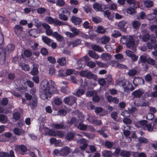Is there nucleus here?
Here are the masks:
<instances>
[{
	"label": "nucleus",
	"instance_id": "nucleus-8",
	"mask_svg": "<svg viewBox=\"0 0 157 157\" xmlns=\"http://www.w3.org/2000/svg\"><path fill=\"white\" fill-rule=\"evenodd\" d=\"M70 149L67 146L64 147L60 149V156L66 157L70 153Z\"/></svg>",
	"mask_w": 157,
	"mask_h": 157
},
{
	"label": "nucleus",
	"instance_id": "nucleus-7",
	"mask_svg": "<svg viewBox=\"0 0 157 157\" xmlns=\"http://www.w3.org/2000/svg\"><path fill=\"white\" fill-rule=\"evenodd\" d=\"M149 110L151 113H148L146 117L148 120H151L153 119L154 117V114L156 112L157 110L155 108L151 106L149 107Z\"/></svg>",
	"mask_w": 157,
	"mask_h": 157
},
{
	"label": "nucleus",
	"instance_id": "nucleus-49",
	"mask_svg": "<svg viewBox=\"0 0 157 157\" xmlns=\"http://www.w3.org/2000/svg\"><path fill=\"white\" fill-rule=\"evenodd\" d=\"M90 122L91 123L96 125H100L102 124V122L100 120H97L94 119H92Z\"/></svg>",
	"mask_w": 157,
	"mask_h": 157
},
{
	"label": "nucleus",
	"instance_id": "nucleus-46",
	"mask_svg": "<svg viewBox=\"0 0 157 157\" xmlns=\"http://www.w3.org/2000/svg\"><path fill=\"white\" fill-rule=\"evenodd\" d=\"M7 122V117L4 114H0V122L5 124Z\"/></svg>",
	"mask_w": 157,
	"mask_h": 157
},
{
	"label": "nucleus",
	"instance_id": "nucleus-16",
	"mask_svg": "<svg viewBox=\"0 0 157 157\" xmlns=\"http://www.w3.org/2000/svg\"><path fill=\"white\" fill-rule=\"evenodd\" d=\"M93 8L97 10H103L107 8V6L101 3H96L93 5Z\"/></svg>",
	"mask_w": 157,
	"mask_h": 157
},
{
	"label": "nucleus",
	"instance_id": "nucleus-38",
	"mask_svg": "<svg viewBox=\"0 0 157 157\" xmlns=\"http://www.w3.org/2000/svg\"><path fill=\"white\" fill-rule=\"evenodd\" d=\"M129 36H123L121 38L120 40L121 44H126L128 39Z\"/></svg>",
	"mask_w": 157,
	"mask_h": 157
},
{
	"label": "nucleus",
	"instance_id": "nucleus-47",
	"mask_svg": "<svg viewBox=\"0 0 157 157\" xmlns=\"http://www.w3.org/2000/svg\"><path fill=\"white\" fill-rule=\"evenodd\" d=\"M9 21L6 17L2 16H0V23L4 25L8 24Z\"/></svg>",
	"mask_w": 157,
	"mask_h": 157
},
{
	"label": "nucleus",
	"instance_id": "nucleus-30",
	"mask_svg": "<svg viewBox=\"0 0 157 157\" xmlns=\"http://www.w3.org/2000/svg\"><path fill=\"white\" fill-rule=\"evenodd\" d=\"M52 36L59 42L62 41L63 39V36L56 32H54L52 34Z\"/></svg>",
	"mask_w": 157,
	"mask_h": 157
},
{
	"label": "nucleus",
	"instance_id": "nucleus-44",
	"mask_svg": "<svg viewBox=\"0 0 157 157\" xmlns=\"http://www.w3.org/2000/svg\"><path fill=\"white\" fill-rule=\"evenodd\" d=\"M77 120L74 117L71 118L70 121L68 122V124L70 125L74 124L75 125L77 124Z\"/></svg>",
	"mask_w": 157,
	"mask_h": 157
},
{
	"label": "nucleus",
	"instance_id": "nucleus-18",
	"mask_svg": "<svg viewBox=\"0 0 157 157\" xmlns=\"http://www.w3.org/2000/svg\"><path fill=\"white\" fill-rule=\"evenodd\" d=\"M127 23L126 21H122L119 22L117 25L118 28L122 31L124 32L126 31V28H125Z\"/></svg>",
	"mask_w": 157,
	"mask_h": 157
},
{
	"label": "nucleus",
	"instance_id": "nucleus-42",
	"mask_svg": "<svg viewBox=\"0 0 157 157\" xmlns=\"http://www.w3.org/2000/svg\"><path fill=\"white\" fill-rule=\"evenodd\" d=\"M70 30L73 32V33L76 36L81 33V31L75 27H70Z\"/></svg>",
	"mask_w": 157,
	"mask_h": 157
},
{
	"label": "nucleus",
	"instance_id": "nucleus-59",
	"mask_svg": "<svg viewBox=\"0 0 157 157\" xmlns=\"http://www.w3.org/2000/svg\"><path fill=\"white\" fill-rule=\"evenodd\" d=\"M150 39V36L148 33H146L142 37V40L144 42L148 41Z\"/></svg>",
	"mask_w": 157,
	"mask_h": 157
},
{
	"label": "nucleus",
	"instance_id": "nucleus-37",
	"mask_svg": "<svg viewBox=\"0 0 157 157\" xmlns=\"http://www.w3.org/2000/svg\"><path fill=\"white\" fill-rule=\"evenodd\" d=\"M106 31V29H104L103 26L101 25L98 26L96 32L101 34H104Z\"/></svg>",
	"mask_w": 157,
	"mask_h": 157
},
{
	"label": "nucleus",
	"instance_id": "nucleus-28",
	"mask_svg": "<svg viewBox=\"0 0 157 157\" xmlns=\"http://www.w3.org/2000/svg\"><path fill=\"white\" fill-rule=\"evenodd\" d=\"M101 154L103 157H112L113 155L112 152L107 150H104Z\"/></svg>",
	"mask_w": 157,
	"mask_h": 157
},
{
	"label": "nucleus",
	"instance_id": "nucleus-53",
	"mask_svg": "<svg viewBox=\"0 0 157 157\" xmlns=\"http://www.w3.org/2000/svg\"><path fill=\"white\" fill-rule=\"evenodd\" d=\"M92 20L95 23H98L102 21V19L98 17H92Z\"/></svg>",
	"mask_w": 157,
	"mask_h": 157
},
{
	"label": "nucleus",
	"instance_id": "nucleus-34",
	"mask_svg": "<svg viewBox=\"0 0 157 157\" xmlns=\"http://www.w3.org/2000/svg\"><path fill=\"white\" fill-rule=\"evenodd\" d=\"M89 55L90 57L95 59H98L99 57L98 54L92 51H89Z\"/></svg>",
	"mask_w": 157,
	"mask_h": 157
},
{
	"label": "nucleus",
	"instance_id": "nucleus-52",
	"mask_svg": "<svg viewBox=\"0 0 157 157\" xmlns=\"http://www.w3.org/2000/svg\"><path fill=\"white\" fill-rule=\"evenodd\" d=\"M146 17V15L145 12L143 11L139 13V14L137 16L138 19L140 20L143 19Z\"/></svg>",
	"mask_w": 157,
	"mask_h": 157
},
{
	"label": "nucleus",
	"instance_id": "nucleus-35",
	"mask_svg": "<svg viewBox=\"0 0 157 157\" xmlns=\"http://www.w3.org/2000/svg\"><path fill=\"white\" fill-rule=\"evenodd\" d=\"M87 63L83 60H82L81 59L79 60L78 65V68H84L86 65Z\"/></svg>",
	"mask_w": 157,
	"mask_h": 157
},
{
	"label": "nucleus",
	"instance_id": "nucleus-61",
	"mask_svg": "<svg viewBox=\"0 0 157 157\" xmlns=\"http://www.w3.org/2000/svg\"><path fill=\"white\" fill-rule=\"evenodd\" d=\"M53 23L56 25L58 26H61L63 25V22L59 21L56 18L54 19Z\"/></svg>",
	"mask_w": 157,
	"mask_h": 157
},
{
	"label": "nucleus",
	"instance_id": "nucleus-31",
	"mask_svg": "<svg viewBox=\"0 0 157 157\" xmlns=\"http://www.w3.org/2000/svg\"><path fill=\"white\" fill-rule=\"evenodd\" d=\"M42 40L45 44L48 46H50L51 42L53 41L51 39L48 38L47 36H43Z\"/></svg>",
	"mask_w": 157,
	"mask_h": 157
},
{
	"label": "nucleus",
	"instance_id": "nucleus-5",
	"mask_svg": "<svg viewBox=\"0 0 157 157\" xmlns=\"http://www.w3.org/2000/svg\"><path fill=\"white\" fill-rule=\"evenodd\" d=\"M147 120H144L135 121L134 124L135 126L138 128H141L144 130H145V126L147 123Z\"/></svg>",
	"mask_w": 157,
	"mask_h": 157
},
{
	"label": "nucleus",
	"instance_id": "nucleus-40",
	"mask_svg": "<svg viewBox=\"0 0 157 157\" xmlns=\"http://www.w3.org/2000/svg\"><path fill=\"white\" fill-rule=\"evenodd\" d=\"M101 57L103 59L105 60H109L111 57L110 55L107 53H102L101 56Z\"/></svg>",
	"mask_w": 157,
	"mask_h": 157
},
{
	"label": "nucleus",
	"instance_id": "nucleus-29",
	"mask_svg": "<svg viewBox=\"0 0 157 157\" xmlns=\"http://www.w3.org/2000/svg\"><path fill=\"white\" fill-rule=\"evenodd\" d=\"M57 63L60 66H65L66 64V58L62 57L58 59L57 60Z\"/></svg>",
	"mask_w": 157,
	"mask_h": 157
},
{
	"label": "nucleus",
	"instance_id": "nucleus-64",
	"mask_svg": "<svg viewBox=\"0 0 157 157\" xmlns=\"http://www.w3.org/2000/svg\"><path fill=\"white\" fill-rule=\"evenodd\" d=\"M86 65L90 68H93L95 67L96 65L94 62L90 61L87 63Z\"/></svg>",
	"mask_w": 157,
	"mask_h": 157
},
{
	"label": "nucleus",
	"instance_id": "nucleus-1",
	"mask_svg": "<svg viewBox=\"0 0 157 157\" xmlns=\"http://www.w3.org/2000/svg\"><path fill=\"white\" fill-rule=\"evenodd\" d=\"M56 86L55 82L52 80L47 81L46 84L43 85L41 95L44 96V99L49 100L55 93L56 90Z\"/></svg>",
	"mask_w": 157,
	"mask_h": 157
},
{
	"label": "nucleus",
	"instance_id": "nucleus-55",
	"mask_svg": "<svg viewBox=\"0 0 157 157\" xmlns=\"http://www.w3.org/2000/svg\"><path fill=\"white\" fill-rule=\"evenodd\" d=\"M145 127V130L147 128V130L149 132H151L153 130V128L151 123H147Z\"/></svg>",
	"mask_w": 157,
	"mask_h": 157
},
{
	"label": "nucleus",
	"instance_id": "nucleus-6",
	"mask_svg": "<svg viewBox=\"0 0 157 157\" xmlns=\"http://www.w3.org/2000/svg\"><path fill=\"white\" fill-rule=\"evenodd\" d=\"M135 42L133 36H129L126 45L128 48H132L135 45Z\"/></svg>",
	"mask_w": 157,
	"mask_h": 157
},
{
	"label": "nucleus",
	"instance_id": "nucleus-11",
	"mask_svg": "<svg viewBox=\"0 0 157 157\" xmlns=\"http://www.w3.org/2000/svg\"><path fill=\"white\" fill-rule=\"evenodd\" d=\"M0 157H15L14 152L13 150H11L10 153L8 152H0Z\"/></svg>",
	"mask_w": 157,
	"mask_h": 157
},
{
	"label": "nucleus",
	"instance_id": "nucleus-23",
	"mask_svg": "<svg viewBox=\"0 0 157 157\" xmlns=\"http://www.w3.org/2000/svg\"><path fill=\"white\" fill-rule=\"evenodd\" d=\"M114 145V143L113 142H111L109 141H106L104 143L105 146L107 148L110 150L112 149H114L115 147H113V146Z\"/></svg>",
	"mask_w": 157,
	"mask_h": 157
},
{
	"label": "nucleus",
	"instance_id": "nucleus-45",
	"mask_svg": "<svg viewBox=\"0 0 157 157\" xmlns=\"http://www.w3.org/2000/svg\"><path fill=\"white\" fill-rule=\"evenodd\" d=\"M71 43L73 45V47H74L80 45L81 43V40L80 39H77Z\"/></svg>",
	"mask_w": 157,
	"mask_h": 157
},
{
	"label": "nucleus",
	"instance_id": "nucleus-12",
	"mask_svg": "<svg viewBox=\"0 0 157 157\" xmlns=\"http://www.w3.org/2000/svg\"><path fill=\"white\" fill-rule=\"evenodd\" d=\"M40 3L38 0H29L28 1V5L32 7H38Z\"/></svg>",
	"mask_w": 157,
	"mask_h": 157
},
{
	"label": "nucleus",
	"instance_id": "nucleus-48",
	"mask_svg": "<svg viewBox=\"0 0 157 157\" xmlns=\"http://www.w3.org/2000/svg\"><path fill=\"white\" fill-rule=\"evenodd\" d=\"M75 135L73 132H68L66 135V139L69 140L73 139Z\"/></svg>",
	"mask_w": 157,
	"mask_h": 157
},
{
	"label": "nucleus",
	"instance_id": "nucleus-9",
	"mask_svg": "<svg viewBox=\"0 0 157 157\" xmlns=\"http://www.w3.org/2000/svg\"><path fill=\"white\" fill-rule=\"evenodd\" d=\"M144 90L138 89L133 92L132 94L134 98H139L144 94Z\"/></svg>",
	"mask_w": 157,
	"mask_h": 157
},
{
	"label": "nucleus",
	"instance_id": "nucleus-26",
	"mask_svg": "<svg viewBox=\"0 0 157 157\" xmlns=\"http://www.w3.org/2000/svg\"><path fill=\"white\" fill-rule=\"evenodd\" d=\"M13 132L15 135L20 136L24 134L25 131L22 129H21L17 128H15L14 129Z\"/></svg>",
	"mask_w": 157,
	"mask_h": 157
},
{
	"label": "nucleus",
	"instance_id": "nucleus-33",
	"mask_svg": "<svg viewBox=\"0 0 157 157\" xmlns=\"http://www.w3.org/2000/svg\"><path fill=\"white\" fill-rule=\"evenodd\" d=\"M85 90L82 89H78L74 95L78 97H80L85 93Z\"/></svg>",
	"mask_w": 157,
	"mask_h": 157
},
{
	"label": "nucleus",
	"instance_id": "nucleus-36",
	"mask_svg": "<svg viewBox=\"0 0 157 157\" xmlns=\"http://www.w3.org/2000/svg\"><path fill=\"white\" fill-rule=\"evenodd\" d=\"M144 3L145 6L147 8H150L152 6L153 3L152 1L148 0L143 1Z\"/></svg>",
	"mask_w": 157,
	"mask_h": 157
},
{
	"label": "nucleus",
	"instance_id": "nucleus-14",
	"mask_svg": "<svg viewBox=\"0 0 157 157\" xmlns=\"http://www.w3.org/2000/svg\"><path fill=\"white\" fill-rule=\"evenodd\" d=\"M134 85L136 86L140 85H143L144 84V79L141 77H137L135 78L133 82Z\"/></svg>",
	"mask_w": 157,
	"mask_h": 157
},
{
	"label": "nucleus",
	"instance_id": "nucleus-51",
	"mask_svg": "<svg viewBox=\"0 0 157 157\" xmlns=\"http://www.w3.org/2000/svg\"><path fill=\"white\" fill-rule=\"evenodd\" d=\"M27 89V88L22 85L18 87L17 88V91L22 93L25 92Z\"/></svg>",
	"mask_w": 157,
	"mask_h": 157
},
{
	"label": "nucleus",
	"instance_id": "nucleus-4",
	"mask_svg": "<svg viewBox=\"0 0 157 157\" xmlns=\"http://www.w3.org/2000/svg\"><path fill=\"white\" fill-rule=\"evenodd\" d=\"M28 148L24 144H21L17 146L15 148L16 150L20 155H24L27 151Z\"/></svg>",
	"mask_w": 157,
	"mask_h": 157
},
{
	"label": "nucleus",
	"instance_id": "nucleus-63",
	"mask_svg": "<svg viewBox=\"0 0 157 157\" xmlns=\"http://www.w3.org/2000/svg\"><path fill=\"white\" fill-rule=\"evenodd\" d=\"M40 53L43 55L45 56L48 54V52L46 48L43 47L41 49Z\"/></svg>",
	"mask_w": 157,
	"mask_h": 157
},
{
	"label": "nucleus",
	"instance_id": "nucleus-57",
	"mask_svg": "<svg viewBox=\"0 0 157 157\" xmlns=\"http://www.w3.org/2000/svg\"><path fill=\"white\" fill-rule=\"evenodd\" d=\"M56 136L59 138H62L64 136V133L62 131L57 130L56 132Z\"/></svg>",
	"mask_w": 157,
	"mask_h": 157
},
{
	"label": "nucleus",
	"instance_id": "nucleus-43",
	"mask_svg": "<svg viewBox=\"0 0 157 157\" xmlns=\"http://www.w3.org/2000/svg\"><path fill=\"white\" fill-rule=\"evenodd\" d=\"M138 141L140 144H146L148 142V140L144 137H139Z\"/></svg>",
	"mask_w": 157,
	"mask_h": 157
},
{
	"label": "nucleus",
	"instance_id": "nucleus-3",
	"mask_svg": "<svg viewBox=\"0 0 157 157\" xmlns=\"http://www.w3.org/2000/svg\"><path fill=\"white\" fill-rule=\"evenodd\" d=\"M151 43L148 42L147 44V46L148 49H151L154 48L155 51L152 52L154 56H157V44H155L156 40L155 37H151L150 39Z\"/></svg>",
	"mask_w": 157,
	"mask_h": 157
},
{
	"label": "nucleus",
	"instance_id": "nucleus-22",
	"mask_svg": "<svg viewBox=\"0 0 157 157\" xmlns=\"http://www.w3.org/2000/svg\"><path fill=\"white\" fill-rule=\"evenodd\" d=\"M91 47L92 49L95 51L101 52L104 51L103 48L95 44H92Z\"/></svg>",
	"mask_w": 157,
	"mask_h": 157
},
{
	"label": "nucleus",
	"instance_id": "nucleus-60",
	"mask_svg": "<svg viewBox=\"0 0 157 157\" xmlns=\"http://www.w3.org/2000/svg\"><path fill=\"white\" fill-rule=\"evenodd\" d=\"M15 48V45L12 44H10L7 46V50L8 52H12L14 50Z\"/></svg>",
	"mask_w": 157,
	"mask_h": 157
},
{
	"label": "nucleus",
	"instance_id": "nucleus-50",
	"mask_svg": "<svg viewBox=\"0 0 157 157\" xmlns=\"http://www.w3.org/2000/svg\"><path fill=\"white\" fill-rule=\"evenodd\" d=\"M113 33L112 34V36L115 38H117L121 36V33L118 31L114 30Z\"/></svg>",
	"mask_w": 157,
	"mask_h": 157
},
{
	"label": "nucleus",
	"instance_id": "nucleus-62",
	"mask_svg": "<svg viewBox=\"0 0 157 157\" xmlns=\"http://www.w3.org/2000/svg\"><path fill=\"white\" fill-rule=\"evenodd\" d=\"M54 102L56 105H59L62 103V100L59 98H56L54 100Z\"/></svg>",
	"mask_w": 157,
	"mask_h": 157
},
{
	"label": "nucleus",
	"instance_id": "nucleus-54",
	"mask_svg": "<svg viewBox=\"0 0 157 157\" xmlns=\"http://www.w3.org/2000/svg\"><path fill=\"white\" fill-rule=\"evenodd\" d=\"M78 128L81 130H86L87 128V126L84 124L80 123L78 126Z\"/></svg>",
	"mask_w": 157,
	"mask_h": 157
},
{
	"label": "nucleus",
	"instance_id": "nucleus-41",
	"mask_svg": "<svg viewBox=\"0 0 157 157\" xmlns=\"http://www.w3.org/2000/svg\"><path fill=\"white\" fill-rule=\"evenodd\" d=\"M13 117L15 121H17L20 118L21 113L19 112H16L13 113Z\"/></svg>",
	"mask_w": 157,
	"mask_h": 157
},
{
	"label": "nucleus",
	"instance_id": "nucleus-27",
	"mask_svg": "<svg viewBox=\"0 0 157 157\" xmlns=\"http://www.w3.org/2000/svg\"><path fill=\"white\" fill-rule=\"evenodd\" d=\"M133 28L136 30H138L140 26V23L137 21H134L132 23Z\"/></svg>",
	"mask_w": 157,
	"mask_h": 157
},
{
	"label": "nucleus",
	"instance_id": "nucleus-56",
	"mask_svg": "<svg viewBox=\"0 0 157 157\" xmlns=\"http://www.w3.org/2000/svg\"><path fill=\"white\" fill-rule=\"evenodd\" d=\"M137 72V71L135 69L130 70L128 72V75L130 76H133L136 74Z\"/></svg>",
	"mask_w": 157,
	"mask_h": 157
},
{
	"label": "nucleus",
	"instance_id": "nucleus-24",
	"mask_svg": "<svg viewBox=\"0 0 157 157\" xmlns=\"http://www.w3.org/2000/svg\"><path fill=\"white\" fill-rule=\"evenodd\" d=\"M86 77L89 79H92L97 81L98 79L97 76L92 73L91 71L88 72L86 74Z\"/></svg>",
	"mask_w": 157,
	"mask_h": 157
},
{
	"label": "nucleus",
	"instance_id": "nucleus-20",
	"mask_svg": "<svg viewBox=\"0 0 157 157\" xmlns=\"http://www.w3.org/2000/svg\"><path fill=\"white\" fill-rule=\"evenodd\" d=\"M71 21L75 25H79L82 21V19L78 17L73 16L71 18Z\"/></svg>",
	"mask_w": 157,
	"mask_h": 157
},
{
	"label": "nucleus",
	"instance_id": "nucleus-58",
	"mask_svg": "<svg viewBox=\"0 0 157 157\" xmlns=\"http://www.w3.org/2000/svg\"><path fill=\"white\" fill-rule=\"evenodd\" d=\"M121 115H122L124 118H127L130 116V113L127 110H124L121 113Z\"/></svg>",
	"mask_w": 157,
	"mask_h": 157
},
{
	"label": "nucleus",
	"instance_id": "nucleus-39",
	"mask_svg": "<svg viewBox=\"0 0 157 157\" xmlns=\"http://www.w3.org/2000/svg\"><path fill=\"white\" fill-rule=\"evenodd\" d=\"M147 58L146 56L144 55H142L140 56L138 60V63H145L147 62Z\"/></svg>",
	"mask_w": 157,
	"mask_h": 157
},
{
	"label": "nucleus",
	"instance_id": "nucleus-15",
	"mask_svg": "<svg viewBox=\"0 0 157 157\" xmlns=\"http://www.w3.org/2000/svg\"><path fill=\"white\" fill-rule=\"evenodd\" d=\"M37 99L35 97H33L32 101L29 102V105L31 108L34 109L36 107L37 104Z\"/></svg>",
	"mask_w": 157,
	"mask_h": 157
},
{
	"label": "nucleus",
	"instance_id": "nucleus-19",
	"mask_svg": "<svg viewBox=\"0 0 157 157\" xmlns=\"http://www.w3.org/2000/svg\"><path fill=\"white\" fill-rule=\"evenodd\" d=\"M23 28L20 25H16L13 28L14 33L18 36L23 31Z\"/></svg>",
	"mask_w": 157,
	"mask_h": 157
},
{
	"label": "nucleus",
	"instance_id": "nucleus-17",
	"mask_svg": "<svg viewBox=\"0 0 157 157\" xmlns=\"http://www.w3.org/2000/svg\"><path fill=\"white\" fill-rule=\"evenodd\" d=\"M96 11H101L103 12V14L104 17L107 18L109 19L112 20H113L114 16L113 14L111 13L109 11V10H96Z\"/></svg>",
	"mask_w": 157,
	"mask_h": 157
},
{
	"label": "nucleus",
	"instance_id": "nucleus-13",
	"mask_svg": "<svg viewBox=\"0 0 157 157\" xmlns=\"http://www.w3.org/2000/svg\"><path fill=\"white\" fill-rule=\"evenodd\" d=\"M6 52L3 51L0 48V64H3L4 63L6 59Z\"/></svg>",
	"mask_w": 157,
	"mask_h": 157
},
{
	"label": "nucleus",
	"instance_id": "nucleus-25",
	"mask_svg": "<svg viewBox=\"0 0 157 157\" xmlns=\"http://www.w3.org/2000/svg\"><path fill=\"white\" fill-rule=\"evenodd\" d=\"M132 151L122 150L120 154V155L122 157H129L131 154Z\"/></svg>",
	"mask_w": 157,
	"mask_h": 157
},
{
	"label": "nucleus",
	"instance_id": "nucleus-10",
	"mask_svg": "<svg viewBox=\"0 0 157 157\" xmlns=\"http://www.w3.org/2000/svg\"><path fill=\"white\" fill-rule=\"evenodd\" d=\"M126 79H123L119 81L118 82V84L120 86L123 87L124 91H127L129 90V87L126 86L127 84L128 85V81Z\"/></svg>",
	"mask_w": 157,
	"mask_h": 157
},
{
	"label": "nucleus",
	"instance_id": "nucleus-21",
	"mask_svg": "<svg viewBox=\"0 0 157 157\" xmlns=\"http://www.w3.org/2000/svg\"><path fill=\"white\" fill-rule=\"evenodd\" d=\"M33 67L31 70L30 73L31 75H36L39 73L38 71V65H33Z\"/></svg>",
	"mask_w": 157,
	"mask_h": 157
},
{
	"label": "nucleus",
	"instance_id": "nucleus-32",
	"mask_svg": "<svg viewBox=\"0 0 157 157\" xmlns=\"http://www.w3.org/2000/svg\"><path fill=\"white\" fill-rule=\"evenodd\" d=\"M53 125L54 127L57 129H65L66 128V127L62 123L54 124Z\"/></svg>",
	"mask_w": 157,
	"mask_h": 157
},
{
	"label": "nucleus",
	"instance_id": "nucleus-2",
	"mask_svg": "<svg viewBox=\"0 0 157 157\" xmlns=\"http://www.w3.org/2000/svg\"><path fill=\"white\" fill-rule=\"evenodd\" d=\"M63 101L65 104L71 106L72 108H75L76 106V98L75 97H65L63 98Z\"/></svg>",
	"mask_w": 157,
	"mask_h": 157
}]
</instances>
